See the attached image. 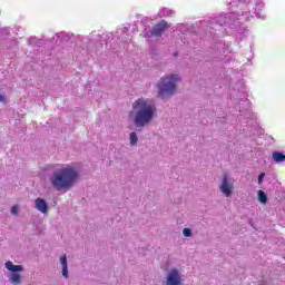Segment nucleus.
Instances as JSON below:
<instances>
[{
  "label": "nucleus",
  "instance_id": "obj_4",
  "mask_svg": "<svg viewBox=\"0 0 285 285\" xmlns=\"http://www.w3.org/2000/svg\"><path fill=\"white\" fill-rule=\"evenodd\" d=\"M178 82L179 75L177 73H169L161 77L156 85L158 99L163 101L170 99L177 92Z\"/></svg>",
  "mask_w": 285,
  "mask_h": 285
},
{
  "label": "nucleus",
  "instance_id": "obj_23",
  "mask_svg": "<svg viewBox=\"0 0 285 285\" xmlns=\"http://www.w3.org/2000/svg\"><path fill=\"white\" fill-rule=\"evenodd\" d=\"M264 177H266V174L265 173H261L258 175V184H262V181H264Z\"/></svg>",
  "mask_w": 285,
  "mask_h": 285
},
{
  "label": "nucleus",
  "instance_id": "obj_10",
  "mask_svg": "<svg viewBox=\"0 0 285 285\" xmlns=\"http://www.w3.org/2000/svg\"><path fill=\"white\" fill-rule=\"evenodd\" d=\"M35 208L42 213V215H46L48 213V203L43 198H37L35 200Z\"/></svg>",
  "mask_w": 285,
  "mask_h": 285
},
{
  "label": "nucleus",
  "instance_id": "obj_2",
  "mask_svg": "<svg viewBox=\"0 0 285 285\" xmlns=\"http://www.w3.org/2000/svg\"><path fill=\"white\" fill-rule=\"evenodd\" d=\"M131 108L130 117L137 128H146L157 115V104L150 98H138L132 102Z\"/></svg>",
  "mask_w": 285,
  "mask_h": 285
},
{
  "label": "nucleus",
  "instance_id": "obj_15",
  "mask_svg": "<svg viewBox=\"0 0 285 285\" xmlns=\"http://www.w3.org/2000/svg\"><path fill=\"white\" fill-rule=\"evenodd\" d=\"M257 197H258V202H261V204H267L268 203V196L266 195V193H264V190H258L257 191Z\"/></svg>",
  "mask_w": 285,
  "mask_h": 285
},
{
  "label": "nucleus",
  "instance_id": "obj_19",
  "mask_svg": "<svg viewBox=\"0 0 285 285\" xmlns=\"http://www.w3.org/2000/svg\"><path fill=\"white\" fill-rule=\"evenodd\" d=\"M177 29L180 30V32H181L183 35H186V32H188V30H190V29H188V27H186L185 24H179V26L177 27Z\"/></svg>",
  "mask_w": 285,
  "mask_h": 285
},
{
  "label": "nucleus",
  "instance_id": "obj_24",
  "mask_svg": "<svg viewBox=\"0 0 285 285\" xmlns=\"http://www.w3.org/2000/svg\"><path fill=\"white\" fill-rule=\"evenodd\" d=\"M0 104H6V96L0 94Z\"/></svg>",
  "mask_w": 285,
  "mask_h": 285
},
{
  "label": "nucleus",
  "instance_id": "obj_18",
  "mask_svg": "<svg viewBox=\"0 0 285 285\" xmlns=\"http://www.w3.org/2000/svg\"><path fill=\"white\" fill-rule=\"evenodd\" d=\"M184 237H193V229L191 228H184L183 229Z\"/></svg>",
  "mask_w": 285,
  "mask_h": 285
},
{
  "label": "nucleus",
  "instance_id": "obj_26",
  "mask_svg": "<svg viewBox=\"0 0 285 285\" xmlns=\"http://www.w3.org/2000/svg\"><path fill=\"white\" fill-rule=\"evenodd\" d=\"M258 285H267L266 282H261Z\"/></svg>",
  "mask_w": 285,
  "mask_h": 285
},
{
  "label": "nucleus",
  "instance_id": "obj_9",
  "mask_svg": "<svg viewBox=\"0 0 285 285\" xmlns=\"http://www.w3.org/2000/svg\"><path fill=\"white\" fill-rule=\"evenodd\" d=\"M166 28H168V22L166 20H160L157 24L151 28V37H161Z\"/></svg>",
  "mask_w": 285,
  "mask_h": 285
},
{
  "label": "nucleus",
  "instance_id": "obj_8",
  "mask_svg": "<svg viewBox=\"0 0 285 285\" xmlns=\"http://www.w3.org/2000/svg\"><path fill=\"white\" fill-rule=\"evenodd\" d=\"M233 188H234L233 180H230L228 176H224L219 185L220 193L224 194L225 197H230V195H233Z\"/></svg>",
  "mask_w": 285,
  "mask_h": 285
},
{
  "label": "nucleus",
  "instance_id": "obj_7",
  "mask_svg": "<svg viewBox=\"0 0 285 285\" xmlns=\"http://www.w3.org/2000/svg\"><path fill=\"white\" fill-rule=\"evenodd\" d=\"M166 285H184V275L177 268H171L166 277H165Z\"/></svg>",
  "mask_w": 285,
  "mask_h": 285
},
{
  "label": "nucleus",
  "instance_id": "obj_5",
  "mask_svg": "<svg viewBox=\"0 0 285 285\" xmlns=\"http://www.w3.org/2000/svg\"><path fill=\"white\" fill-rule=\"evenodd\" d=\"M4 267L9 271L7 275L10 284L20 285L22 284L21 273H23V265H14L11 261L4 263Z\"/></svg>",
  "mask_w": 285,
  "mask_h": 285
},
{
  "label": "nucleus",
  "instance_id": "obj_11",
  "mask_svg": "<svg viewBox=\"0 0 285 285\" xmlns=\"http://www.w3.org/2000/svg\"><path fill=\"white\" fill-rule=\"evenodd\" d=\"M59 263L62 268V277L68 279L70 277V274L68 273V256L66 254L60 256Z\"/></svg>",
  "mask_w": 285,
  "mask_h": 285
},
{
  "label": "nucleus",
  "instance_id": "obj_13",
  "mask_svg": "<svg viewBox=\"0 0 285 285\" xmlns=\"http://www.w3.org/2000/svg\"><path fill=\"white\" fill-rule=\"evenodd\" d=\"M173 14H175V11L168 9V8H161L158 17L159 19L164 18V17H173Z\"/></svg>",
  "mask_w": 285,
  "mask_h": 285
},
{
  "label": "nucleus",
  "instance_id": "obj_1",
  "mask_svg": "<svg viewBox=\"0 0 285 285\" xmlns=\"http://www.w3.org/2000/svg\"><path fill=\"white\" fill-rule=\"evenodd\" d=\"M235 11L222 13L210 19L209 26L212 30H222L226 28L230 35H244L246 32V21L250 19H262V10H264V0H232L229 2Z\"/></svg>",
  "mask_w": 285,
  "mask_h": 285
},
{
  "label": "nucleus",
  "instance_id": "obj_27",
  "mask_svg": "<svg viewBox=\"0 0 285 285\" xmlns=\"http://www.w3.org/2000/svg\"><path fill=\"white\" fill-rule=\"evenodd\" d=\"M181 41H183V43H188V42L186 41V39H183Z\"/></svg>",
  "mask_w": 285,
  "mask_h": 285
},
{
  "label": "nucleus",
  "instance_id": "obj_12",
  "mask_svg": "<svg viewBox=\"0 0 285 285\" xmlns=\"http://www.w3.org/2000/svg\"><path fill=\"white\" fill-rule=\"evenodd\" d=\"M272 159L276 163V164H283V161H285V154L282 151H273L272 154Z\"/></svg>",
  "mask_w": 285,
  "mask_h": 285
},
{
  "label": "nucleus",
  "instance_id": "obj_17",
  "mask_svg": "<svg viewBox=\"0 0 285 285\" xmlns=\"http://www.w3.org/2000/svg\"><path fill=\"white\" fill-rule=\"evenodd\" d=\"M129 141H130V146H137V144L139 141V137H137V132H135V131L130 132Z\"/></svg>",
  "mask_w": 285,
  "mask_h": 285
},
{
  "label": "nucleus",
  "instance_id": "obj_20",
  "mask_svg": "<svg viewBox=\"0 0 285 285\" xmlns=\"http://www.w3.org/2000/svg\"><path fill=\"white\" fill-rule=\"evenodd\" d=\"M9 33H10V28L0 29L1 37H3L4 35H9Z\"/></svg>",
  "mask_w": 285,
  "mask_h": 285
},
{
  "label": "nucleus",
  "instance_id": "obj_6",
  "mask_svg": "<svg viewBox=\"0 0 285 285\" xmlns=\"http://www.w3.org/2000/svg\"><path fill=\"white\" fill-rule=\"evenodd\" d=\"M102 39L106 40L107 43H110L111 41H115V39H117V41H121L122 43L120 48H126V43H128V29H118L116 31V36L112 32H107L105 37H102Z\"/></svg>",
  "mask_w": 285,
  "mask_h": 285
},
{
  "label": "nucleus",
  "instance_id": "obj_16",
  "mask_svg": "<svg viewBox=\"0 0 285 285\" xmlns=\"http://www.w3.org/2000/svg\"><path fill=\"white\" fill-rule=\"evenodd\" d=\"M217 48H220L223 50V51H219V52H220V55H224L225 57H227L228 52H230V50L228 49L229 46L224 43V42L218 43Z\"/></svg>",
  "mask_w": 285,
  "mask_h": 285
},
{
  "label": "nucleus",
  "instance_id": "obj_3",
  "mask_svg": "<svg viewBox=\"0 0 285 285\" xmlns=\"http://www.w3.org/2000/svg\"><path fill=\"white\" fill-rule=\"evenodd\" d=\"M79 179V171L72 166L57 169L50 177V184L55 190H70Z\"/></svg>",
  "mask_w": 285,
  "mask_h": 285
},
{
  "label": "nucleus",
  "instance_id": "obj_22",
  "mask_svg": "<svg viewBox=\"0 0 285 285\" xmlns=\"http://www.w3.org/2000/svg\"><path fill=\"white\" fill-rule=\"evenodd\" d=\"M11 215H14V216L19 215V207L13 206V207L11 208Z\"/></svg>",
  "mask_w": 285,
  "mask_h": 285
},
{
  "label": "nucleus",
  "instance_id": "obj_25",
  "mask_svg": "<svg viewBox=\"0 0 285 285\" xmlns=\"http://www.w3.org/2000/svg\"><path fill=\"white\" fill-rule=\"evenodd\" d=\"M110 50H117V46H115V45H112V43H110Z\"/></svg>",
  "mask_w": 285,
  "mask_h": 285
},
{
  "label": "nucleus",
  "instance_id": "obj_14",
  "mask_svg": "<svg viewBox=\"0 0 285 285\" xmlns=\"http://www.w3.org/2000/svg\"><path fill=\"white\" fill-rule=\"evenodd\" d=\"M57 39H60V41L66 42V41H70V39H72V33H63V32H59L56 35Z\"/></svg>",
  "mask_w": 285,
  "mask_h": 285
},
{
  "label": "nucleus",
  "instance_id": "obj_21",
  "mask_svg": "<svg viewBox=\"0 0 285 285\" xmlns=\"http://www.w3.org/2000/svg\"><path fill=\"white\" fill-rule=\"evenodd\" d=\"M28 43L29 46H37V38H33V37L29 38Z\"/></svg>",
  "mask_w": 285,
  "mask_h": 285
}]
</instances>
